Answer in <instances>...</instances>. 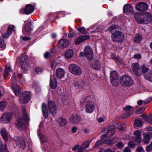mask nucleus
<instances>
[{
  "mask_svg": "<svg viewBox=\"0 0 152 152\" xmlns=\"http://www.w3.org/2000/svg\"><path fill=\"white\" fill-rule=\"evenodd\" d=\"M22 77V74L15 72L13 74L12 77V79L14 82L12 83V87L16 96H18L20 95L21 90L20 87L15 83L19 80L21 82V80H23Z\"/></svg>",
  "mask_w": 152,
  "mask_h": 152,
  "instance_id": "1",
  "label": "nucleus"
},
{
  "mask_svg": "<svg viewBox=\"0 0 152 152\" xmlns=\"http://www.w3.org/2000/svg\"><path fill=\"white\" fill-rule=\"evenodd\" d=\"M22 77V74L15 72L13 74L12 77V79L14 82L12 83V87L16 96H18L20 95L21 90L20 87L15 83L19 80L21 82V80H23Z\"/></svg>",
  "mask_w": 152,
  "mask_h": 152,
  "instance_id": "2",
  "label": "nucleus"
},
{
  "mask_svg": "<svg viewBox=\"0 0 152 152\" xmlns=\"http://www.w3.org/2000/svg\"><path fill=\"white\" fill-rule=\"evenodd\" d=\"M134 16L136 21L140 23L147 24L152 21V16L151 14L148 12L136 13L135 14Z\"/></svg>",
  "mask_w": 152,
  "mask_h": 152,
  "instance_id": "3",
  "label": "nucleus"
},
{
  "mask_svg": "<svg viewBox=\"0 0 152 152\" xmlns=\"http://www.w3.org/2000/svg\"><path fill=\"white\" fill-rule=\"evenodd\" d=\"M83 101L86 102L85 106L86 112L89 113H93L96 106L94 99L92 97H86L83 99Z\"/></svg>",
  "mask_w": 152,
  "mask_h": 152,
  "instance_id": "4",
  "label": "nucleus"
},
{
  "mask_svg": "<svg viewBox=\"0 0 152 152\" xmlns=\"http://www.w3.org/2000/svg\"><path fill=\"white\" fill-rule=\"evenodd\" d=\"M118 126L117 123H115L114 125V127L112 126H110L108 128H106L102 129V131H104L106 134H104L101 136L102 138H107L113 136L115 132V129Z\"/></svg>",
  "mask_w": 152,
  "mask_h": 152,
  "instance_id": "5",
  "label": "nucleus"
},
{
  "mask_svg": "<svg viewBox=\"0 0 152 152\" xmlns=\"http://www.w3.org/2000/svg\"><path fill=\"white\" fill-rule=\"evenodd\" d=\"M31 97V94L30 91H26L22 92L20 96V102L23 104H27L30 101Z\"/></svg>",
  "mask_w": 152,
  "mask_h": 152,
  "instance_id": "6",
  "label": "nucleus"
},
{
  "mask_svg": "<svg viewBox=\"0 0 152 152\" xmlns=\"http://www.w3.org/2000/svg\"><path fill=\"white\" fill-rule=\"evenodd\" d=\"M6 26H4L2 27L0 30V33L4 37L7 38L12 33V31L15 29V27L13 25H11L6 29Z\"/></svg>",
  "mask_w": 152,
  "mask_h": 152,
  "instance_id": "7",
  "label": "nucleus"
},
{
  "mask_svg": "<svg viewBox=\"0 0 152 152\" xmlns=\"http://www.w3.org/2000/svg\"><path fill=\"white\" fill-rule=\"evenodd\" d=\"M120 82L123 86L130 87L133 84L132 78L127 75H124L120 77Z\"/></svg>",
  "mask_w": 152,
  "mask_h": 152,
  "instance_id": "8",
  "label": "nucleus"
},
{
  "mask_svg": "<svg viewBox=\"0 0 152 152\" xmlns=\"http://www.w3.org/2000/svg\"><path fill=\"white\" fill-rule=\"evenodd\" d=\"M111 38L113 41L114 42H121L124 39V36L122 32L117 31L112 34Z\"/></svg>",
  "mask_w": 152,
  "mask_h": 152,
  "instance_id": "9",
  "label": "nucleus"
},
{
  "mask_svg": "<svg viewBox=\"0 0 152 152\" xmlns=\"http://www.w3.org/2000/svg\"><path fill=\"white\" fill-rule=\"evenodd\" d=\"M84 52H81L80 54V57L86 56L88 59H92L93 57V50L90 46H87L85 47Z\"/></svg>",
  "mask_w": 152,
  "mask_h": 152,
  "instance_id": "10",
  "label": "nucleus"
},
{
  "mask_svg": "<svg viewBox=\"0 0 152 152\" xmlns=\"http://www.w3.org/2000/svg\"><path fill=\"white\" fill-rule=\"evenodd\" d=\"M19 58L20 59V63L22 69L25 71L28 70V64L27 62V57L25 54H22L20 57Z\"/></svg>",
  "mask_w": 152,
  "mask_h": 152,
  "instance_id": "11",
  "label": "nucleus"
},
{
  "mask_svg": "<svg viewBox=\"0 0 152 152\" xmlns=\"http://www.w3.org/2000/svg\"><path fill=\"white\" fill-rule=\"evenodd\" d=\"M69 68L70 72L73 74L78 75L81 74L82 70L81 68L75 64H71Z\"/></svg>",
  "mask_w": 152,
  "mask_h": 152,
  "instance_id": "12",
  "label": "nucleus"
},
{
  "mask_svg": "<svg viewBox=\"0 0 152 152\" xmlns=\"http://www.w3.org/2000/svg\"><path fill=\"white\" fill-rule=\"evenodd\" d=\"M12 112H8L3 113L0 118V121L4 123H7L9 122L12 115Z\"/></svg>",
  "mask_w": 152,
  "mask_h": 152,
  "instance_id": "13",
  "label": "nucleus"
},
{
  "mask_svg": "<svg viewBox=\"0 0 152 152\" xmlns=\"http://www.w3.org/2000/svg\"><path fill=\"white\" fill-rule=\"evenodd\" d=\"M48 106L50 113L54 117L56 113L57 108L55 103L54 101H51L48 102Z\"/></svg>",
  "mask_w": 152,
  "mask_h": 152,
  "instance_id": "14",
  "label": "nucleus"
},
{
  "mask_svg": "<svg viewBox=\"0 0 152 152\" xmlns=\"http://www.w3.org/2000/svg\"><path fill=\"white\" fill-rule=\"evenodd\" d=\"M81 117L76 114H72L70 117L69 120L71 124L77 125L81 121Z\"/></svg>",
  "mask_w": 152,
  "mask_h": 152,
  "instance_id": "15",
  "label": "nucleus"
},
{
  "mask_svg": "<svg viewBox=\"0 0 152 152\" xmlns=\"http://www.w3.org/2000/svg\"><path fill=\"white\" fill-rule=\"evenodd\" d=\"M34 10V7L32 5L30 4H27L26 5L24 9L21 10L20 12H24V13L28 15L32 13Z\"/></svg>",
  "mask_w": 152,
  "mask_h": 152,
  "instance_id": "16",
  "label": "nucleus"
},
{
  "mask_svg": "<svg viewBox=\"0 0 152 152\" xmlns=\"http://www.w3.org/2000/svg\"><path fill=\"white\" fill-rule=\"evenodd\" d=\"M18 119L17 123L15 124L16 127L20 131L24 129L25 127L26 122L23 121V119L20 117Z\"/></svg>",
  "mask_w": 152,
  "mask_h": 152,
  "instance_id": "17",
  "label": "nucleus"
},
{
  "mask_svg": "<svg viewBox=\"0 0 152 152\" xmlns=\"http://www.w3.org/2000/svg\"><path fill=\"white\" fill-rule=\"evenodd\" d=\"M123 11L126 15H131L133 12V8L130 4H126L124 7Z\"/></svg>",
  "mask_w": 152,
  "mask_h": 152,
  "instance_id": "18",
  "label": "nucleus"
},
{
  "mask_svg": "<svg viewBox=\"0 0 152 152\" xmlns=\"http://www.w3.org/2000/svg\"><path fill=\"white\" fill-rule=\"evenodd\" d=\"M135 8L138 11H144L147 9L148 5L147 4L144 2H140L135 5Z\"/></svg>",
  "mask_w": 152,
  "mask_h": 152,
  "instance_id": "19",
  "label": "nucleus"
},
{
  "mask_svg": "<svg viewBox=\"0 0 152 152\" xmlns=\"http://www.w3.org/2000/svg\"><path fill=\"white\" fill-rule=\"evenodd\" d=\"M12 116L15 118H18L20 116V112L18 106L15 104H12Z\"/></svg>",
  "mask_w": 152,
  "mask_h": 152,
  "instance_id": "20",
  "label": "nucleus"
},
{
  "mask_svg": "<svg viewBox=\"0 0 152 152\" xmlns=\"http://www.w3.org/2000/svg\"><path fill=\"white\" fill-rule=\"evenodd\" d=\"M0 134L2 137L5 142L7 141L9 139V135L6 129L4 128H2L0 131Z\"/></svg>",
  "mask_w": 152,
  "mask_h": 152,
  "instance_id": "21",
  "label": "nucleus"
},
{
  "mask_svg": "<svg viewBox=\"0 0 152 152\" xmlns=\"http://www.w3.org/2000/svg\"><path fill=\"white\" fill-rule=\"evenodd\" d=\"M141 131L138 130L135 131L134 132V136L136 137L135 138V141L137 143H139L141 140Z\"/></svg>",
  "mask_w": 152,
  "mask_h": 152,
  "instance_id": "22",
  "label": "nucleus"
},
{
  "mask_svg": "<svg viewBox=\"0 0 152 152\" xmlns=\"http://www.w3.org/2000/svg\"><path fill=\"white\" fill-rule=\"evenodd\" d=\"M50 85L53 89H55L57 86V83L54 75L50 76Z\"/></svg>",
  "mask_w": 152,
  "mask_h": 152,
  "instance_id": "23",
  "label": "nucleus"
},
{
  "mask_svg": "<svg viewBox=\"0 0 152 152\" xmlns=\"http://www.w3.org/2000/svg\"><path fill=\"white\" fill-rule=\"evenodd\" d=\"M90 37L88 35L82 36H80L75 41V45H79L80 43L83 42L86 39H89Z\"/></svg>",
  "mask_w": 152,
  "mask_h": 152,
  "instance_id": "24",
  "label": "nucleus"
},
{
  "mask_svg": "<svg viewBox=\"0 0 152 152\" xmlns=\"http://www.w3.org/2000/svg\"><path fill=\"white\" fill-rule=\"evenodd\" d=\"M65 72L62 68H59L56 70V75L58 78H61L64 76Z\"/></svg>",
  "mask_w": 152,
  "mask_h": 152,
  "instance_id": "25",
  "label": "nucleus"
},
{
  "mask_svg": "<svg viewBox=\"0 0 152 152\" xmlns=\"http://www.w3.org/2000/svg\"><path fill=\"white\" fill-rule=\"evenodd\" d=\"M57 45L60 48L63 49L66 48V39H61L59 41Z\"/></svg>",
  "mask_w": 152,
  "mask_h": 152,
  "instance_id": "26",
  "label": "nucleus"
},
{
  "mask_svg": "<svg viewBox=\"0 0 152 152\" xmlns=\"http://www.w3.org/2000/svg\"><path fill=\"white\" fill-rule=\"evenodd\" d=\"M143 140L145 144L148 143L150 141V139L152 134H151L147 133H144L143 134Z\"/></svg>",
  "mask_w": 152,
  "mask_h": 152,
  "instance_id": "27",
  "label": "nucleus"
},
{
  "mask_svg": "<svg viewBox=\"0 0 152 152\" xmlns=\"http://www.w3.org/2000/svg\"><path fill=\"white\" fill-rule=\"evenodd\" d=\"M132 68L134 73L137 75H138V73L140 71L139 69V65L137 63H134L132 65Z\"/></svg>",
  "mask_w": 152,
  "mask_h": 152,
  "instance_id": "28",
  "label": "nucleus"
},
{
  "mask_svg": "<svg viewBox=\"0 0 152 152\" xmlns=\"http://www.w3.org/2000/svg\"><path fill=\"white\" fill-rule=\"evenodd\" d=\"M31 26V22L29 21H27L24 26L25 31L27 32H30L32 30Z\"/></svg>",
  "mask_w": 152,
  "mask_h": 152,
  "instance_id": "29",
  "label": "nucleus"
},
{
  "mask_svg": "<svg viewBox=\"0 0 152 152\" xmlns=\"http://www.w3.org/2000/svg\"><path fill=\"white\" fill-rule=\"evenodd\" d=\"M22 114L23 119L26 122H28L30 120V119L27 115L25 108L23 109L22 111Z\"/></svg>",
  "mask_w": 152,
  "mask_h": 152,
  "instance_id": "30",
  "label": "nucleus"
},
{
  "mask_svg": "<svg viewBox=\"0 0 152 152\" xmlns=\"http://www.w3.org/2000/svg\"><path fill=\"white\" fill-rule=\"evenodd\" d=\"M145 78L149 80V81L152 82V71H148L144 75Z\"/></svg>",
  "mask_w": 152,
  "mask_h": 152,
  "instance_id": "31",
  "label": "nucleus"
},
{
  "mask_svg": "<svg viewBox=\"0 0 152 152\" xmlns=\"http://www.w3.org/2000/svg\"><path fill=\"white\" fill-rule=\"evenodd\" d=\"M11 67L10 65H7L6 66L3 73V75L4 77H6L9 72L11 71Z\"/></svg>",
  "mask_w": 152,
  "mask_h": 152,
  "instance_id": "32",
  "label": "nucleus"
},
{
  "mask_svg": "<svg viewBox=\"0 0 152 152\" xmlns=\"http://www.w3.org/2000/svg\"><path fill=\"white\" fill-rule=\"evenodd\" d=\"M118 77L117 73L116 71H113L110 73V78L111 80L118 79Z\"/></svg>",
  "mask_w": 152,
  "mask_h": 152,
  "instance_id": "33",
  "label": "nucleus"
},
{
  "mask_svg": "<svg viewBox=\"0 0 152 152\" xmlns=\"http://www.w3.org/2000/svg\"><path fill=\"white\" fill-rule=\"evenodd\" d=\"M4 38H5L3 36L0 37V47L2 48L3 50H4L6 48V45L4 40Z\"/></svg>",
  "mask_w": 152,
  "mask_h": 152,
  "instance_id": "34",
  "label": "nucleus"
},
{
  "mask_svg": "<svg viewBox=\"0 0 152 152\" xmlns=\"http://www.w3.org/2000/svg\"><path fill=\"white\" fill-rule=\"evenodd\" d=\"M117 138H113L110 139H108L105 141V143L107 144H113L117 140Z\"/></svg>",
  "mask_w": 152,
  "mask_h": 152,
  "instance_id": "35",
  "label": "nucleus"
},
{
  "mask_svg": "<svg viewBox=\"0 0 152 152\" xmlns=\"http://www.w3.org/2000/svg\"><path fill=\"white\" fill-rule=\"evenodd\" d=\"M133 114L134 112L133 111H130L129 112H128L122 114L121 117L122 118L124 119H126L133 115Z\"/></svg>",
  "mask_w": 152,
  "mask_h": 152,
  "instance_id": "36",
  "label": "nucleus"
},
{
  "mask_svg": "<svg viewBox=\"0 0 152 152\" xmlns=\"http://www.w3.org/2000/svg\"><path fill=\"white\" fill-rule=\"evenodd\" d=\"M142 122L140 120L137 119L134 121V127H142Z\"/></svg>",
  "mask_w": 152,
  "mask_h": 152,
  "instance_id": "37",
  "label": "nucleus"
},
{
  "mask_svg": "<svg viewBox=\"0 0 152 152\" xmlns=\"http://www.w3.org/2000/svg\"><path fill=\"white\" fill-rule=\"evenodd\" d=\"M134 39L135 42L137 43H139L141 40V36L140 34H137L135 36Z\"/></svg>",
  "mask_w": 152,
  "mask_h": 152,
  "instance_id": "38",
  "label": "nucleus"
},
{
  "mask_svg": "<svg viewBox=\"0 0 152 152\" xmlns=\"http://www.w3.org/2000/svg\"><path fill=\"white\" fill-rule=\"evenodd\" d=\"M124 110L126 112H129L133 111L134 112V107L130 105H127L123 108Z\"/></svg>",
  "mask_w": 152,
  "mask_h": 152,
  "instance_id": "39",
  "label": "nucleus"
},
{
  "mask_svg": "<svg viewBox=\"0 0 152 152\" xmlns=\"http://www.w3.org/2000/svg\"><path fill=\"white\" fill-rule=\"evenodd\" d=\"M20 147L23 150H25L26 148V142L25 140H23L20 142Z\"/></svg>",
  "mask_w": 152,
  "mask_h": 152,
  "instance_id": "40",
  "label": "nucleus"
},
{
  "mask_svg": "<svg viewBox=\"0 0 152 152\" xmlns=\"http://www.w3.org/2000/svg\"><path fill=\"white\" fill-rule=\"evenodd\" d=\"M66 123V120L63 118H61L59 121V125L61 126H64Z\"/></svg>",
  "mask_w": 152,
  "mask_h": 152,
  "instance_id": "41",
  "label": "nucleus"
},
{
  "mask_svg": "<svg viewBox=\"0 0 152 152\" xmlns=\"http://www.w3.org/2000/svg\"><path fill=\"white\" fill-rule=\"evenodd\" d=\"M73 55V52L72 49L67 50V58H71Z\"/></svg>",
  "mask_w": 152,
  "mask_h": 152,
  "instance_id": "42",
  "label": "nucleus"
},
{
  "mask_svg": "<svg viewBox=\"0 0 152 152\" xmlns=\"http://www.w3.org/2000/svg\"><path fill=\"white\" fill-rule=\"evenodd\" d=\"M91 140H90L89 141H86L82 145V146L84 149H86L88 148L90 144V143L91 142Z\"/></svg>",
  "mask_w": 152,
  "mask_h": 152,
  "instance_id": "43",
  "label": "nucleus"
},
{
  "mask_svg": "<svg viewBox=\"0 0 152 152\" xmlns=\"http://www.w3.org/2000/svg\"><path fill=\"white\" fill-rule=\"evenodd\" d=\"M43 71V69L40 67H36L35 69V71L37 74L41 73Z\"/></svg>",
  "mask_w": 152,
  "mask_h": 152,
  "instance_id": "44",
  "label": "nucleus"
},
{
  "mask_svg": "<svg viewBox=\"0 0 152 152\" xmlns=\"http://www.w3.org/2000/svg\"><path fill=\"white\" fill-rule=\"evenodd\" d=\"M5 102H0V111H3L5 108Z\"/></svg>",
  "mask_w": 152,
  "mask_h": 152,
  "instance_id": "45",
  "label": "nucleus"
},
{
  "mask_svg": "<svg viewBox=\"0 0 152 152\" xmlns=\"http://www.w3.org/2000/svg\"><path fill=\"white\" fill-rule=\"evenodd\" d=\"M103 143V141L102 140H97L94 144L95 147H97L99 146Z\"/></svg>",
  "mask_w": 152,
  "mask_h": 152,
  "instance_id": "46",
  "label": "nucleus"
},
{
  "mask_svg": "<svg viewBox=\"0 0 152 152\" xmlns=\"http://www.w3.org/2000/svg\"><path fill=\"white\" fill-rule=\"evenodd\" d=\"M42 112L48 111L47 107L45 103H43L42 105Z\"/></svg>",
  "mask_w": 152,
  "mask_h": 152,
  "instance_id": "47",
  "label": "nucleus"
},
{
  "mask_svg": "<svg viewBox=\"0 0 152 152\" xmlns=\"http://www.w3.org/2000/svg\"><path fill=\"white\" fill-rule=\"evenodd\" d=\"M152 150V142L151 144L146 147V151L147 152H149Z\"/></svg>",
  "mask_w": 152,
  "mask_h": 152,
  "instance_id": "48",
  "label": "nucleus"
},
{
  "mask_svg": "<svg viewBox=\"0 0 152 152\" xmlns=\"http://www.w3.org/2000/svg\"><path fill=\"white\" fill-rule=\"evenodd\" d=\"M145 110V108L142 107L136 111V113L137 114H140L142 113Z\"/></svg>",
  "mask_w": 152,
  "mask_h": 152,
  "instance_id": "49",
  "label": "nucleus"
},
{
  "mask_svg": "<svg viewBox=\"0 0 152 152\" xmlns=\"http://www.w3.org/2000/svg\"><path fill=\"white\" fill-rule=\"evenodd\" d=\"M145 130L146 131L148 132L149 134H152V127L151 126H147L145 128Z\"/></svg>",
  "mask_w": 152,
  "mask_h": 152,
  "instance_id": "50",
  "label": "nucleus"
},
{
  "mask_svg": "<svg viewBox=\"0 0 152 152\" xmlns=\"http://www.w3.org/2000/svg\"><path fill=\"white\" fill-rule=\"evenodd\" d=\"M111 81L112 85L114 86H117L118 83V79H114V80H111Z\"/></svg>",
  "mask_w": 152,
  "mask_h": 152,
  "instance_id": "51",
  "label": "nucleus"
},
{
  "mask_svg": "<svg viewBox=\"0 0 152 152\" xmlns=\"http://www.w3.org/2000/svg\"><path fill=\"white\" fill-rule=\"evenodd\" d=\"M78 30L81 33L85 34L86 33V29L84 27H82L78 29Z\"/></svg>",
  "mask_w": 152,
  "mask_h": 152,
  "instance_id": "52",
  "label": "nucleus"
},
{
  "mask_svg": "<svg viewBox=\"0 0 152 152\" xmlns=\"http://www.w3.org/2000/svg\"><path fill=\"white\" fill-rule=\"evenodd\" d=\"M6 145L4 144V145H3L2 142L0 141V152H4V145Z\"/></svg>",
  "mask_w": 152,
  "mask_h": 152,
  "instance_id": "53",
  "label": "nucleus"
},
{
  "mask_svg": "<svg viewBox=\"0 0 152 152\" xmlns=\"http://www.w3.org/2000/svg\"><path fill=\"white\" fill-rule=\"evenodd\" d=\"M136 152H144V150L141 146L138 147L136 150Z\"/></svg>",
  "mask_w": 152,
  "mask_h": 152,
  "instance_id": "54",
  "label": "nucleus"
},
{
  "mask_svg": "<svg viewBox=\"0 0 152 152\" xmlns=\"http://www.w3.org/2000/svg\"><path fill=\"white\" fill-rule=\"evenodd\" d=\"M151 100L152 98L151 97H149L143 101V104H148L151 101Z\"/></svg>",
  "mask_w": 152,
  "mask_h": 152,
  "instance_id": "55",
  "label": "nucleus"
},
{
  "mask_svg": "<svg viewBox=\"0 0 152 152\" xmlns=\"http://www.w3.org/2000/svg\"><path fill=\"white\" fill-rule=\"evenodd\" d=\"M43 115V116L45 119L47 118L48 116V111L42 112Z\"/></svg>",
  "mask_w": 152,
  "mask_h": 152,
  "instance_id": "56",
  "label": "nucleus"
},
{
  "mask_svg": "<svg viewBox=\"0 0 152 152\" xmlns=\"http://www.w3.org/2000/svg\"><path fill=\"white\" fill-rule=\"evenodd\" d=\"M142 71L144 73H145L147 72H148V68H146L144 65H143L142 66Z\"/></svg>",
  "mask_w": 152,
  "mask_h": 152,
  "instance_id": "57",
  "label": "nucleus"
},
{
  "mask_svg": "<svg viewBox=\"0 0 152 152\" xmlns=\"http://www.w3.org/2000/svg\"><path fill=\"white\" fill-rule=\"evenodd\" d=\"M134 58L137 59H140L141 58V55L140 54H135L134 56Z\"/></svg>",
  "mask_w": 152,
  "mask_h": 152,
  "instance_id": "58",
  "label": "nucleus"
},
{
  "mask_svg": "<svg viewBox=\"0 0 152 152\" xmlns=\"http://www.w3.org/2000/svg\"><path fill=\"white\" fill-rule=\"evenodd\" d=\"M97 120L99 123H102L104 121L105 118H104L100 117L97 118Z\"/></svg>",
  "mask_w": 152,
  "mask_h": 152,
  "instance_id": "59",
  "label": "nucleus"
},
{
  "mask_svg": "<svg viewBox=\"0 0 152 152\" xmlns=\"http://www.w3.org/2000/svg\"><path fill=\"white\" fill-rule=\"evenodd\" d=\"M116 27L115 26H110V28H108L107 29V31H109L110 32H111Z\"/></svg>",
  "mask_w": 152,
  "mask_h": 152,
  "instance_id": "60",
  "label": "nucleus"
},
{
  "mask_svg": "<svg viewBox=\"0 0 152 152\" xmlns=\"http://www.w3.org/2000/svg\"><path fill=\"white\" fill-rule=\"evenodd\" d=\"M117 146L118 147H122L124 146V144L121 142H118L116 144Z\"/></svg>",
  "mask_w": 152,
  "mask_h": 152,
  "instance_id": "61",
  "label": "nucleus"
},
{
  "mask_svg": "<svg viewBox=\"0 0 152 152\" xmlns=\"http://www.w3.org/2000/svg\"><path fill=\"white\" fill-rule=\"evenodd\" d=\"M77 130V128L76 126L73 127L72 129V133H75Z\"/></svg>",
  "mask_w": 152,
  "mask_h": 152,
  "instance_id": "62",
  "label": "nucleus"
},
{
  "mask_svg": "<svg viewBox=\"0 0 152 152\" xmlns=\"http://www.w3.org/2000/svg\"><path fill=\"white\" fill-rule=\"evenodd\" d=\"M75 34L73 31H71L68 34V36L70 38H72L75 36Z\"/></svg>",
  "mask_w": 152,
  "mask_h": 152,
  "instance_id": "63",
  "label": "nucleus"
},
{
  "mask_svg": "<svg viewBox=\"0 0 152 152\" xmlns=\"http://www.w3.org/2000/svg\"><path fill=\"white\" fill-rule=\"evenodd\" d=\"M148 123L152 124V113L150 114L149 115V118L148 119Z\"/></svg>",
  "mask_w": 152,
  "mask_h": 152,
  "instance_id": "64",
  "label": "nucleus"
}]
</instances>
